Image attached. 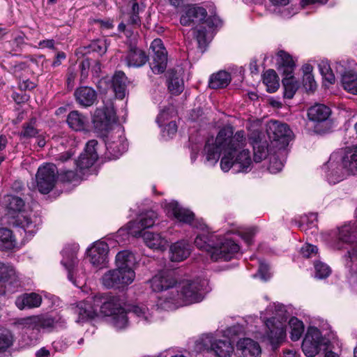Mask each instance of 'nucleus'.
<instances>
[{
    "label": "nucleus",
    "mask_w": 357,
    "mask_h": 357,
    "mask_svg": "<svg viewBox=\"0 0 357 357\" xmlns=\"http://www.w3.org/2000/svg\"><path fill=\"white\" fill-rule=\"evenodd\" d=\"M247 137L244 130L234 132L232 126L221 128L215 139L208 140L205 144L204 164L215 165L220 160L221 169L227 172L231 169L234 172H248L251 169L252 160L250 151L245 148Z\"/></svg>",
    "instance_id": "obj_1"
},
{
    "label": "nucleus",
    "mask_w": 357,
    "mask_h": 357,
    "mask_svg": "<svg viewBox=\"0 0 357 357\" xmlns=\"http://www.w3.org/2000/svg\"><path fill=\"white\" fill-rule=\"evenodd\" d=\"M93 121L96 129L108 132L105 139L107 157L109 160L119 158L126 151L128 144L121 126L119 125L113 126L116 121L113 104L109 103V105L98 108L95 112Z\"/></svg>",
    "instance_id": "obj_2"
},
{
    "label": "nucleus",
    "mask_w": 357,
    "mask_h": 357,
    "mask_svg": "<svg viewBox=\"0 0 357 357\" xmlns=\"http://www.w3.org/2000/svg\"><path fill=\"white\" fill-rule=\"evenodd\" d=\"M148 282L153 291H164L158 299V305L166 310H172L175 303H180V298H184L188 302L199 298L197 294H188L187 288L189 287V284L186 282H178L172 271H159Z\"/></svg>",
    "instance_id": "obj_3"
},
{
    "label": "nucleus",
    "mask_w": 357,
    "mask_h": 357,
    "mask_svg": "<svg viewBox=\"0 0 357 357\" xmlns=\"http://www.w3.org/2000/svg\"><path fill=\"white\" fill-rule=\"evenodd\" d=\"M116 268L109 271L102 276V284L107 288L119 287L131 284L135 278L132 268L135 262L134 255L128 250H122L116 255Z\"/></svg>",
    "instance_id": "obj_4"
},
{
    "label": "nucleus",
    "mask_w": 357,
    "mask_h": 357,
    "mask_svg": "<svg viewBox=\"0 0 357 357\" xmlns=\"http://www.w3.org/2000/svg\"><path fill=\"white\" fill-rule=\"evenodd\" d=\"M93 302L96 309H99L98 315L107 317V321L116 329L121 330L128 326L127 312L118 297L98 294L93 297Z\"/></svg>",
    "instance_id": "obj_5"
},
{
    "label": "nucleus",
    "mask_w": 357,
    "mask_h": 357,
    "mask_svg": "<svg viewBox=\"0 0 357 357\" xmlns=\"http://www.w3.org/2000/svg\"><path fill=\"white\" fill-rule=\"evenodd\" d=\"M266 314H272L273 317L267 319L263 317L261 318L266 325L265 337L270 343L275 347L279 344L285 337L286 322L287 319V310L282 304L273 303L269 305L266 310Z\"/></svg>",
    "instance_id": "obj_6"
},
{
    "label": "nucleus",
    "mask_w": 357,
    "mask_h": 357,
    "mask_svg": "<svg viewBox=\"0 0 357 357\" xmlns=\"http://www.w3.org/2000/svg\"><path fill=\"white\" fill-rule=\"evenodd\" d=\"M4 205L8 214L15 218L16 225L22 228L25 232L33 234L40 224V218L36 215L26 214L22 210L25 206L24 201L17 196L7 195L4 197Z\"/></svg>",
    "instance_id": "obj_7"
},
{
    "label": "nucleus",
    "mask_w": 357,
    "mask_h": 357,
    "mask_svg": "<svg viewBox=\"0 0 357 357\" xmlns=\"http://www.w3.org/2000/svg\"><path fill=\"white\" fill-rule=\"evenodd\" d=\"M196 349L199 351L213 352L217 357H230L234 347L228 340H220L213 334H204L196 342Z\"/></svg>",
    "instance_id": "obj_8"
},
{
    "label": "nucleus",
    "mask_w": 357,
    "mask_h": 357,
    "mask_svg": "<svg viewBox=\"0 0 357 357\" xmlns=\"http://www.w3.org/2000/svg\"><path fill=\"white\" fill-rule=\"evenodd\" d=\"M58 178L55 165L46 163L40 166L36 174V188L43 195L48 194L54 188Z\"/></svg>",
    "instance_id": "obj_9"
},
{
    "label": "nucleus",
    "mask_w": 357,
    "mask_h": 357,
    "mask_svg": "<svg viewBox=\"0 0 357 357\" xmlns=\"http://www.w3.org/2000/svg\"><path fill=\"white\" fill-rule=\"evenodd\" d=\"M266 132L273 146L279 150L284 149L292 139V131L289 126L278 121L268 122Z\"/></svg>",
    "instance_id": "obj_10"
},
{
    "label": "nucleus",
    "mask_w": 357,
    "mask_h": 357,
    "mask_svg": "<svg viewBox=\"0 0 357 357\" xmlns=\"http://www.w3.org/2000/svg\"><path fill=\"white\" fill-rule=\"evenodd\" d=\"M355 64L354 61L342 60L335 62L334 68L337 73L341 75L342 88L349 93L357 95V73L352 70H347V68Z\"/></svg>",
    "instance_id": "obj_11"
},
{
    "label": "nucleus",
    "mask_w": 357,
    "mask_h": 357,
    "mask_svg": "<svg viewBox=\"0 0 357 357\" xmlns=\"http://www.w3.org/2000/svg\"><path fill=\"white\" fill-rule=\"evenodd\" d=\"M326 344V342L322 337L320 331L317 328L310 327L303 341L302 349L305 356L314 357L319 352L321 346Z\"/></svg>",
    "instance_id": "obj_12"
},
{
    "label": "nucleus",
    "mask_w": 357,
    "mask_h": 357,
    "mask_svg": "<svg viewBox=\"0 0 357 357\" xmlns=\"http://www.w3.org/2000/svg\"><path fill=\"white\" fill-rule=\"evenodd\" d=\"M164 208L167 215L172 217L179 222L190 225L199 227L197 221L195 218L193 212L188 208L181 206L176 201L164 202Z\"/></svg>",
    "instance_id": "obj_13"
},
{
    "label": "nucleus",
    "mask_w": 357,
    "mask_h": 357,
    "mask_svg": "<svg viewBox=\"0 0 357 357\" xmlns=\"http://www.w3.org/2000/svg\"><path fill=\"white\" fill-rule=\"evenodd\" d=\"M324 168L326 169V178L331 184H336L349 175L345 168H343L342 162L340 160L337 153H334L331 155Z\"/></svg>",
    "instance_id": "obj_14"
},
{
    "label": "nucleus",
    "mask_w": 357,
    "mask_h": 357,
    "mask_svg": "<svg viewBox=\"0 0 357 357\" xmlns=\"http://www.w3.org/2000/svg\"><path fill=\"white\" fill-rule=\"evenodd\" d=\"M151 49L153 53L150 63L151 68L155 74L162 73L167 68V52L161 39L153 40L151 44Z\"/></svg>",
    "instance_id": "obj_15"
},
{
    "label": "nucleus",
    "mask_w": 357,
    "mask_h": 357,
    "mask_svg": "<svg viewBox=\"0 0 357 357\" xmlns=\"http://www.w3.org/2000/svg\"><path fill=\"white\" fill-rule=\"evenodd\" d=\"M240 250L239 245L231 239H225L219 246L214 243L211 258L213 261H229L234 258Z\"/></svg>",
    "instance_id": "obj_16"
},
{
    "label": "nucleus",
    "mask_w": 357,
    "mask_h": 357,
    "mask_svg": "<svg viewBox=\"0 0 357 357\" xmlns=\"http://www.w3.org/2000/svg\"><path fill=\"white\" fill-rule=\"evenodd\" d=\"M109 246L103 241H97L88 250L90 263L97 268H102L108 262Z\"/></svg>",
    "instance_id": "obj_17"
},
{
    "label": "nucleus",
    "mask_w": 357,
    "mask_h": 357,
    "mask_svg": "<svg viewBox=\"0 0 357 357\" xmlns=\"http://www.w3.org/2000/svg\"><path fill=\"white\" fill-rule=\"evenodd\" d=\"M98 142L96 140L92 139L89 141L85 146L84 151L80 155L78 160L76 161L77 171L81 174L84 169L91 167L98 159V154L96 146Z\"/></svg>",
    "instance_id": "obj_18"
},
{
    "label": "nucleus",
    "mask_w": 357,
    "mask_h": 357,
    "mask_svg": "<svg viewBox=\"0 0 357 357\" xmlns=\"http://www.w3.org/2000/svg\"><path fill=\"white\" fill-rule=\"evenodd\" d=\"M140 236L145 245L151 250L165 251L169 245L168 240L162 233L145 231Z\"/></svg>",
    "instance_id": "obj_19"
},
{
    "label": "nucleus",
    "mask_w": 357,
    "mask_h": 357,
    "mask_svg": "<svg viewBox=\"0 0 357 357\" xmlns=\"http://www.w3.org/2000/svg\"><path fill=\"white\" fill-rule=\"evenodd\" d=\"M207 16L205 8L195 5L189 6L185 13L181 17L180 22L183 26H190L195 23L203 22Z\"/></svg>",
    "instance_id": "obj_20"
},
{
    "label": "nucleus",
    "mask_w": 357,
    "mask_h": 357,
    "mask_svg": "<svg viewBox=\"0 0 357 357\" xmlns=\"http://www.w3.org/2000/svg\"><path fill=\"white\" fill-rule=\"evenodd\" d=\"M158 215L155 211H150L142 215L139 222L132 221L128 224V234L135 236H140L143 231L140 230H135V228L144 229L152 227Z\"/></svg>",
    "instance_id": "obj_21"
},
{
    "label": "nucleus",
    "mask_w": 357,
    "mask_h": 357,
    "mask_svg": "<svg viewBox=\"0 0 357 357\" xmlns=\"http://www.w3.org/2000/svg\"><path fill=\"white\" fill-rule=\"evenodd\" d=\"M338 243L336 245L337 249H341L339 245L340 243L346 244L357 243V222H349L344 224L337 229Z\"/></svg>",
    "instance_id": "obj_22"
},
{
    "label": "nucleus",
    "mask_w": 357,
    "mask_h": 357,
    "mask_svg": "<svg viewBox=\"0 0 357 357\" xmlns=\"http://www.w3.org/2000/svg\"><path fill=\"white\" fill-rule=\"evenodd\" d=\"M75 313L77 314V322L78 323L91 321L98 317V312L93 304V298L80 302L75 309Z\"/></svg>",
    "instance_id": "obj_23"
},
{
    "label": "nucleus",
    "mask_w": 357,
    "mask_h": 357,
    "mask_svg": "<svg viewBox=\"0 0 357 357\" xmlns=\"http://www.w3.org/2000/svg\"><path fill=\"white\" fill-rule=\"evenodd\" d=\"M42 301V296L37 293H24L16 298L15 304L19 310H23L38 308L41 305Z\"/></svg>",
    "instance_id": "obj_24"
},
{
    "label": "nucleus",
    "mask_w": 357,
    "mask_h": 357,
    "mask_svg": "<svg viewBox=\"0 0 357 357\" xmlns=\"http://www.w3.org/2000/svg\"><path fill=\"white\" fill-rule=\"evenodd\" d=\"M179 282H186L189 284V287L187 288V291L188 292V294H192V295H195L197 294V296H199L196 301H192V302H188L186 301H185V299L183 298H181V303H178V304H176L174 305V306L172 307V310H174V309H176L178 308V307H181V306H183V305H190V304H192V303H198V302H200L203 300L204 298V292H203V286H204V282H202V280H188V279H185V280H180Z\"/></svg>",
    "instance_id": "obj_25"
},
{
    "label": "nucleus",
    "mask_w": 357,
    "mask_h": 357,
    "mask_svg": "<svg viewBox=\"0 0 357 357\" xmlns=\"http://www.w3.org/2000/svg\"><path fill=\"white\" fill-rule=\"evenodd\" d=\"M237 351L240 357H259L261 354V347L253 340L244 338L238 342Z\"/></svg>",
    "instance_id": "obj_26"
},
{
    "label": "nucleus",
    "mask_w": 357,
    "mask_h": 357,
    "mask_svg": "<svg viewBox=\"0 0 357 357\" xmlns=\"http://www.w3.org/2000/svg\"><path fill=\"white\" fill-rule=\"evenodd\" d=\"M75 100L80 106L88 107L93 105L97 99V93L91 87L80 86L74 93Z\"/></svg>",
    "instance_id": "obj_27"
},
{
    "label": "nucleus",
    "mask_w": 357,
    "mask_h": 357,
    "mask_svg": "<svg viewBox=\"0 0 357 357\" xmlns=\"http://www.w3.org/2000/svg\"><path fill=\"white\" fill-rule=\"evenodd\" d=\"M199 225L202 233L197 236L195 244L199 249L206 250L211 255L215 241L217 240V236L210 233L208 230H204L206 227L204 224L199 223Z\"/></svg>",
    "instance_id": "obj_28"
},
{
    "label": "nucleus",
    "mask_w": 357,
    "mask_h": 357,
    "mask_svg": "<svg viewBox=\"0 0 357 357\" xmlns=\"http://www.w3.org/2000/svg\"><path fill=\"white\" fill-rule=\"evenodd\" d=\"M339 158L349 175L357 174V146L347 149L342 154H339Z\"/></svg>",
    "instance_id": "obj_29"
},
{
    "label": "nucleus",
    "mask_w": 357,
    "mask_h": 357,
    "mask_svg": "<svg viewBox=\"0 0 357 357\" xmlns=\"http://www.w3.org/2000/svg\"><path fill=\"white\" fill-rule=\"evenodd\" d=\"M124 61L128 67L139 68L148 61V56L139 48H130L125 56Z\"/></svg>",
    "instance_id": "obj_30"
},
{
    "label": "nucleus",
    "mask_w": 357,
    "mask_h": 357,
    "mask_svg": "<svg viewBox=\"0 0 357 357\" xmlns=\"http://www.w3.org/2000/svg\"><path fill=\"white\" fill-rule=\"evenodd\" d=\"M169 251L171 261H182L190 254V245L183 241H178L170 246Z\"/></svg>",
    "instance_id": "obj_31"
},
{
    "label": "nucleus",
    "mask_w": 357,
    "mask_h": 357,
    "mask_svg": "<svg viewBox=\"0 0 357 357\" xmlns=\"http://www.w3.org/2000/svg\"><path fill=\"white\" fill-rule=\"evenodd\" d=\"M331 114V109L323 104H316L310 107L307 112L309 119L317 123L327 121Z\"/></svg>",
    "instance_id": "obj_32"
},
{
    "label": "nucleus",
    "mask_w": 357,
    "mask_h": 357,
    "mask_svg": "<svg viewBox=\"0 0 357 357\" xmlns=\"http://www.w3.org/2000/svg\"><path fill=\"white\" fill-rule=\"evenodd\" d=\"M168 74V89L174 95L180 94L184 89L183 80L181 78V69L178 71L169 70Z\"/></svg>",
    "instance_id": "obj_33"
},
{
    "label": "nucleus",
    "mask_w": 357,
    "mask_h": 357,
    "mask_svg": "<svg viewBox=\"0 0 357 357\" xmlns=\"http://www.w3.org/2000/svg\"><path fill=\"white\" fill-rule=\"evenodd\" d=\"M127 77L122 71H117L112 77V86L116 98L123 99L126 94Z\"/></svg>",
    "instance_id": "obj_34"
},
{
    "label": "nucleus",
    "mask_w": 357,
    "mask_h": 357,
    "mask_svg": "<svg viewBox=\"0 0 357 357\" xmlns=\"http://www.w3.org/2000/svg\"><path fill=\"white\" fill-rule=\"evenodd\" d=\"M277 56L278 70L282 71L283 74L287 75V76L293 74L295 63L291 56L287 52L280 50L278 52Z\"/></svg>",
    "instance_id": "obj_35"
},
{
    "label": "nucleus",
    "mask_w": 357,
    "mask_h": 357,
    "mask_svg": "<svg viewBox=\"0 0 357 357\" xmlns=\"http://www.w3.org/2000/svg\"><path fill=\"white\" fill-rule=\"evenodd\" d=\"M77 262L76 254L74 252L70 254H68L66 250H63V259L61 261V264L68 270V278L74 284V285L79 287L83 284V283L79 280H74L73 275V269Z\"/></svg>",
    "instance_id": "obj_36"
},
{
    "label": "nucleus",
    "mask_w": 357,
    "mask_h": 357,
    "mask_svg": "<svg viewBox=\"0 0 357 357\" xmlns=\"http://www.w3.org/2000/svg\"><path fill=\"white\" fill-rule=\"evenodd\" d=\"M66 121L71 129L82 131L86 128L87 118L78 111H72L68 114Z\"/></svg>",
    "instance_id": "obj_37"
},
{
    "label": "nucleus",
    "mask_w": 357,
    "mask_h": 357,
    "mask_svg": "<svg viewBox=\"0 0 357 357\" xmlns=\"http://www.w3.org/2000/svg\"><path fill=\"white\" fill-rule=\"evenodd\" d=\"M231 79V77L229 73L220 70L211 76L208 86L213 89H222L229 85Z\"/></svg>",
    "instance_id": "obj_38"
},
{
    "label": "nucleus",
    "mask_w": 357,
    "mask_h": 357,
    "mask_svg": "<svg viewBox=\"0 0 357 357\" xmlns=\"http://www.w3.org/2000/svg\"><path fill=\"white\" fill-rule=\"evenodd\" d=\"M20 277L14 267L9 264L0 262V282H9L10 284H17Z\"/></svg>",
    "instance_id": "obj_39"
},
{
    "label": "nucleus",
    "mask_w": 357,
    "mask_h": 357,
    "mask_svg": "<svg viewBox=\"0 0 357 357\" xmlns=\"http://www.w3.org/2000/svg\"><path fill=\"white\" fill-rule=\"evenodd\" d=\"M259 138V135H256L255 139L252 142L253 151H254V158L253 160L255 162H260L264 159H265L268 153V146L266 142H258V139Z\"/></svg>",
    "instance_id": "obj_40"
},
{
    "label": "nucleus",
    "mask_w": 357,
    "mask_h": 357,
    "mask_svg": "<svg viewBox=\"0 0 357 357\" xmlns=\"http://www.w3.org/2000/svg\"><path fill=\"white\" fill-rule=\"evenodd\" d=\"M38 331L40 329L51 331L56 328L59 323H63L61 317L49 315H38Z\"/></svg>",
    "instance_id": "obj_41"
},
{
    "label": "nucleus",
    "mask_w": 357,
    "mask_h": 357,
    "mask_svg": "<svg viewBox=\"0 0 357 357\" xmlns=\"http://www.w3.org/2000/svg\"><path fill=\"white\" fill-rule=\"evenodd\" d=\"M284 77L282 79V84L284 88V96L285 98L291 99L298 90L299 87V83L293 76L292 74L284 75Z\"/></svg>",
    "instance_id": "obj_42"
},
{
    "label": "nucleus",
    "mask_w": 357,
    "mask_h": 357,
    "mask_svg": "<svg viewBox=\"0 0 357 357\" xmlns=\"http://www.w3.org/2000/svg\"><path fill=\"white\" fill-rule=\"evenodd\" d=\"M263 82L267 87V91L269 93L276 91L280 86L279 78L274 70L270 69L264 73Z\"/></svg>",
    "instance_id": "obj_43"
},
{
    "label": "nucleus",
    "mask_w": 357,
    "mask_h": 357,
    "mask_svg": "<svg viewBox=\"0 0 357 357\" xmlns=\"http://www.w3.org/2000/svg\"><path fill=\"white\" fill-rule=\"evenodd\" d=\"M133 314L138 317L139 321L144 324L151 323L155 320L153 312L144 305H135L132 307Z\"/></svg>",
    "instance_id": "obj_44"
},
{
    "label": "nucleus",
    "mask_w": 357,
    "mask_h": 357,
    "mask_svg": "<svg viewBox=\"0 0 357 357\" xmlns=\"http://www.w3.org/2000/svg\"><path fill=\"white\" fill-rule=\"evenodd\" d=\"M15 246V240L12 231L7 228L0 229V249L11 250Z\"/></svg>",
    "instance_id": "obj_45"
},
{
    "label": "nucleus",
    "mask_w": 357,
    "mask_h": 357,
    "mask_svg": "<svg viewBox=\"0 0 357 357\" xmlns=\"http://www.w3.org/2000/svg\"><path fill=\"white\" fill-rule=\"evenodd\" d=\"M289 325L291 328L290 337L291 340H298L304 332L303 322L296 317H291L289 321Z\"/></svg>",
    "instance_id": "obj_46"
},
{
    "label": "nucleus",
    "mask_w": 357,
    "mask_h": 357,
    "mask_svg": "<svg viewBox=\"0 0 357 357\" xmlns=\"http://www.w3.org/2000/svg\"><path fill=\"white\" fill-rule=\"evenodd\" d=\"M39 133V130L36 126V120L31 119L30 121L24 123L22 125V130L19 135L20 138L29 139L36 137Z\"/></svg>",
    "instance_id": "obj_47"
},
{
    "label": "nucleus",
    "mask_w": 357,
    "mask_h": 357,
    "mask_svg": "<svg viewBox=\"0 0 357 357\" xmlns=\"http://www.w3.org/2000/svg\"><path fill=\"white\" fill-rule=\"evenodd\" d=\"M318 66L324 78L331 84L334 83L335 80V75L328 61H322L319 63Z\"/></svg>",
    "instance_id": "obj_48"
},
{
    "label": "nucleus",
    "mask_w": 357,
    "mask_h": 357,
    "mask_svg": "<svg viewBox=\"0 0 357 357\" xmlns=\"http://www.w3.org/2000/svg\"><path fill=\"white\" fill-rule=\"evenodd\" d=\"M13 336L11 333L5 329L0 328V351H4L11 346Z\"/></svg>",
    "instance_id": "obj_49"
},
{
    "label": "nucleus",
    "mask_w": 357,
    "mask_h": 357,
    "mask_svg": "<svg viewBox=\"0 0 357 357\" xmlns=\"http://www.w3.org/2000/svg\"><path fill=\"white\" fill-rule=\"evenodd\" d=\"M38 315L30 316L18 319L17 324L23 328L38 330Z\"/></svg>",
    "instance_id": "obj_50"
},
{
    "label": "nucleus",
    "mask_w": 357,
    "mask_h": 357,
    "mask_svg": "<svg viewBox=\"0 0 357 357\" xmlns=\"http://www.w3.org/2000/svg\"><path fill=\"white\" fill-rule=\"evenodd\" d=\"M315 277L319 279L327 278L331 273L330 267L322 262H316L314 264Z\"/></svg>",
    "instance_id": "obj_51"
},
{
    "label": "nucleus",
    "mask_w": 357,
    "mask_h": 357,
    "mask_svg": "<svg viewBox=\"0 0 357 357\" xmlns=\"http://www.w3.org/2000/svg\"><path fill=\"white\" fill-rule=\"evenodd\" d=\"M107 46L108 44L106 39H98L93 41L90 45L91 50L100 55H102L107 52Z\"/></svg>",
    "instance_id": "obj_52"
},
{
    "label": "nucleus",
    "mask_w": 357,
    "mask_h": 357,
    "mask_svg": "<svg viewBox=\"0 0 357 357\" xmlns=\"http://www.w3.org/2000/svg\"><path fill=\"white\" fill-rule=\"evenodd\" d=\"M73 344L72 337H64L56 340L52 342V347L56 351H62L66 350L69 346Z\"/></svg>",
    "instance_id": "obj_53"
},
{
    "label": "nucleus",
    "mask_w": 357,
    "mask_h": 357,
    "mask_svg": "<svg viewBox=\"0 0 357 357\" xmlns=\"http://www.w3.org/2000/svg\"><path fill=\"white\" fill-rule=\"evenodd\" d=\"M301 227L303 229H305L304 225H307L310 228L315 227L317 226V214L314 213H310L307 215H305L303 217H301Z\"/></svg>",
    "instance_id": "obj_54"
},
{
    "label": "nucleus",
    "mask_w": 357,
    "mask_h": 357,
    "mask_svg": "<svg viewBox=\"0 0 357 357\" xmlns=\"http://www.w3.org/2000/svg\"><path fill=\"white\" fill-rule=\"evenodd\" d=\"M195 35L200 49H203L206 47L207 44L206 39V29L204 27H201L200 29L195 31Z\"/></svg>",
    "instance_id": "obj_55"
},
{
    "label": "nucleus",
    "mask_w": 357,
    "mask_h": 357,
    "mask_svg": "<svg viewBox=\"0 0 357 357\" xmlns=\"http://www.w3.org/2000/svg\"><path fill=\"white\" fill-rule=\"evenodd\" d=\"M303 82V86L307 91H313L317 87L314 77L310 73H304Z\"/></svg>",
    "instance_id": "obj_56"
},
{
    "label": "nucleus",
    "mask_w": 357,
    "mask_h": 357,
    "mask_svg": "<svg viewBox=\"0 0 357 357\" xmlns=\"http://www.w3.org/2000/svg\"><path fill=\"white\" fill-rule=\"evenodd\" d=\"M284 167V164L282 161L279 160L275 156H273L271 158L270 165L268 167V171L271 174H276L282 170Z\"/></svg>",
    "instance_id": "obj_57"
},
{
    "label": "nucleus",
    "mask_w": 357,
    "mask_h": 357,
    "mask_svg": "<svg viewBox=\"0 0 357 357\" xmlns=\"http://www.w3.org/2000/svg\"><path fill=\"white\" fill-rule=\"evenodd\" d=\"M318 249L316 246L306 243L301 249V252L304 257L310 258L316 256Z\"/></svg>",
    "instance_id": "obj_58"
},
{
    "label": "nucleus",
    "mask_w": 357,
    "mask_h": 357,
    "mask_svg": "<svg viewBox=\"0 0 357 357\" xmlns=\"http://www.w3.org/2000/svg\"><path fill=\"white\" fill-rule=\"evenodd\" d=\"M177 132V125L175 121L169 122L163 129L164 137L172 138Z\"/></svg>",
    "instance_id": "obj_59"
},
{
    "label": "nucleus",
    "mask_w": 357,
    "mask_h": 357,
    "mask_svg": "<svg viewBox=\"0 0 357 357\" xmlns=\"http://www.w3.org/2000/svg\"><path fill=\"white\" fill-rule=\"evenodd\" d=\"M258 273L261 280H267L270 278L268 264L264 261H260Z\"/></svg>",
    "instance_id": "obj_60"
},
{
    "label": "nucleus",
    "mask_w": 357,
    "mask_h": 357,
    "mask_svg": "<svg viewBox=\"0 0 357 357\" xmlns=\"http://www.w3.org/2000/svg\"><path fill=\"white\" fill-rule=\"evenodd\" d=\"M255 234V229H248L241 231V236L248 245H250L252 243V238H253Z\"/></svg>",
    "instance_id": "obj_61"
},
{
    "label": "nucleus",
    "mask_w": 357,
    "mask_h": 357,
    "mask_svg": "<svg viewBox=\"0 0 357 357\" xmlns=\"http://www.w3.org/2000/svg\"><path fill=\"white\" fill-rule=\"evenodd\" d=\"M62 179L67 182L76 181L78 179V174L73 170H68L61 174Z\"/></svg>",
    "instance_id": "obj_62"
},
{
    "label": "nucleus",
    "mask_w": 357,
    "mask_h": 357,
    "mask_svg": "<svg viewBox=\"0 0 357 357\" xmlns=\"http://www.w3.org/2000/svg\"><path fill=\"white\" fill-rule=\"evenodd\" d=\"M77 77L76 73L71 68H69L67 73V85L68 88L73 89L75 85V81Z\"/></svg>",
    "instance_id": "obj_63"
},
{
    "label": "nucleus",
    "mask_w": 357,
    "mask_h": 357,
    "mask_svg": "<svg viewBox=\"0 0 357 357\" xmlns=\"http://www.w3.org/2000/svg\"><path fill=\"white\" fill-rule=\"evenodd\" d=\"M36 87L35 83L29 79L23 80L19 83V88L22 91H31Z\"/></svg>",
    "instance_id": "obj_64"
}]
</instances>
